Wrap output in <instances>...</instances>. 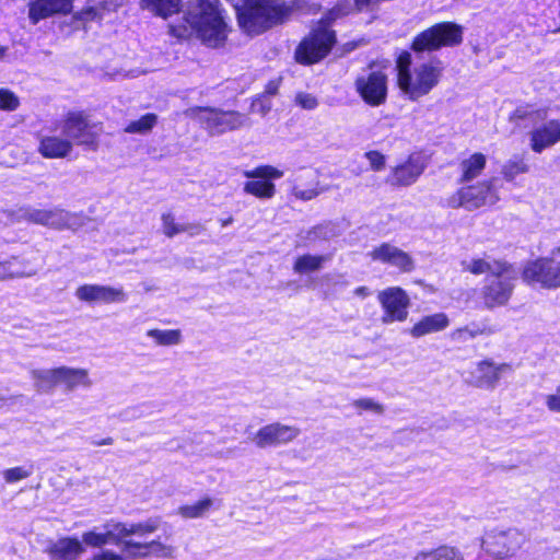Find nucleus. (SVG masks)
<instances>
[{
    "mask_svg": "<svg viewBox=\"0 0 560 560\" xmlns=\"http://www.w3.org/2000/svg\"><path fill=\"white\" fill-rule=\"evenodd\" d=\"M185 19L206 46L217 48L225 43L229 26L222 15L219 0L189 1Z\"/></svg>",
    "mask_w": 560,
    "mask_h": 560,
    "instance_id": "obj_1",
    "label": "nucleus"
},
{
    "mask_svg": "<svg viewBox=\"0 0 560 560\" xmlns=\"http://www.w3.org/2000/svg\"><path fill=\"white\" fill-rule=\"evenodd\" d=\"M285 13L280 0H247L237 19L247 34L257 35L281 23Z\"/></svg>",
    "mask_w": 560,
    "mask_h": 560,
    "instance_id": "obj_2",
    "label": "nucleus"
},
{
    "mask_svg": "<svg viewBox=\"0 0 560 560\" xmlns=\"http://www.w3.org/2000/svg\"><path fill=\"white\" fill-rule=\"evenodd\" d=\"M501 182L497 176L470 185H465L445 199V206L451 209L464 208L475 211L482 207H492L498 203Z\"/></svg>",
    "mask_w": 560,
    "mask_h": 560,
    "instance_id": "obj_3",
    "label": "nucleus"
},
{
    "mask_svg": "<svg viewBox=\"0 0 560 560\" xmlns=\"http://www.w3.org/2000/svg\"><path fill=\"white\" fill-rule=\"evenodd\" d=\"M443 74L442 62L438 59L417 66L410 73L399 77V88L409 100L418 101L429 94L440 82Z\"/></svg>",
    "mask_w": 560,
    "mask_h": 560,
    "instance_id": "obj_4",
    "label": "nucleus"
},
{
    "mask_svg": "<svg viewBox=\"0 0 560 560\" xmlns=\"http://www.w3.org/2000/svg\"><path fill=\"white\" fill-rule=\"evenodd\" d=\"M184 114L200 122L202 128L211 136L236 130L245 126L248 120L238 112H224L213 107H190Z\"/></svg>",
    "mask_w": 560,
    "mask_h": 560,
    "instance_id": "obj_5",
    "label": "nucleus"
},
{
    "mask_svg": "<svg viewBox=\"0 0 560 560\" xmlns=\"http://www.w3.org/2000/svg\"><path fill=\"white\" fill-rule=\"evenodd\" d=\"M463 40L462 27L453 22L438 23L420 34L412 43L416 51L436 50L443 46H455Z\"/></svg>",
    "mask_w": 560,
    "mask_h": 560,
    "instance_id": "obj_6",
    "label": "nucleus"
},
{
    "mask_svg": "<svg viewBox=\"0 0 560 560\" xmlns=\"http://www.w3.org/2000/svg\"><path fill=\"white\" fill-rule=\"evenodd\" d=\"M523 535L516 528H492L485 533L482 549L497 559L513 556L523 544Z\"/></svg>",
    "mask_w": 560,
    "mask_h": 560,
    "instance_id": "obj_7",
    "label": "nucleus"
},
{
    "mask_svg": "<svg viewBox=\"0 0 560 560\" xmlns=\"http://www.w3.org/2000/svg\"><path fill=\"white\" fill-rule=\"evenodd\" d=\"M517 279V272L512 265L508 262V271L499 276H487L482 287V299L485 306L493 308L505 305L514 290V282Z\"/></svg>",
    "mask_w": 560,
    "mask_h": 560,
    "instance_id": "obj_8",
    "label": "nucleus"
},
{
    "mask_svg": "<svg viewBox=\"0 0 560 560\" xmlns=\"http://www.w3.org/2000/svg\"><path fill=\"white\" fill-rule=\"evenodd\" d=\"M522 278L527 284H539L545 289L560 287V261L552 258H538L528 261L523 269Z\"/></svg>",
    "mask_w": 560,
    "mask_h": 560,
    "instance_id": "obj_9",
    "label": "nucleus"
},
{
    "mask_svg": "<svg viewBox=\"0 0 560 560\" xmlns=\"http://www.w3.org/2000/svg\"><path fill=\"white\" fill-rule=\"evenodd\" d=\"M335 43V34L326 27L314 30L296 49V59L302 63H314L324 58Z\"/></svg>",
    "mask_w": 560,
    "mask_h": 560,
    "instance_id": "obj_10",
    "label": "nucleus"
},
{
    "mask_svg": "<svg viewBox=\"0 0 560 560\" xmlns=\"http://www.w3.org/2000/svg\"><path fill=\"white\" fill-rule=\"evenodd\" d=\"M243 175L252 180L244 184V191L259 199H271L276 195V186L270 179H278L283 172L271 165H260L244 171Z\"/></svg>",
    "mask_w": 560,
    "mask_h": 560,
    "instance_id": "obj_11",
    "label": "nucleus"
},
{
    "mask_svg": "<svg viewBox=\"0 0 560 560\" xmlns=\"http://www.w3.org/2000/svg\"><path fill=\"white\" fill-rule=\"evenodd\" d=\"M377 300L384 310L381 318L383 324L405 322L407 319L410 298L405 290L399 287L387 288L378 292Z\"/></svg>",
    "mask_w": 560,
    "mask_h": 560,
    "instance_id": "obj_12",
    "label": "nucleus"
},
{
    "mask_svg": "<svg viewBox=\"0 0 560 560\" xmlns=\"http://www.w3.org/2000/svg\"><path fill=\"white\" fill-rule=\"evenodd\" d=\"M93 129L94 125L80 112L69 113L62 124V135L67 140L95 150L97 147V132Z\"/></svg>",
    "mask_w": 560,
    "mask_h": 560,
    "instance_id": "obj_13",
    "label": "nucleus"
},
{
    "mask_svg": "<svg viewBox=\"0 0 560 560\" xmlns=\"http://www.w3.org/2000/svg\"><path fill=\"white\" fill-rule=\"evenodd\" d=\"M301 433L295 425L272 422L261 427L252 438L258 448L278 447L292 443Z\"/></svg>",
    "mask_w": 560,
    "mask_h": 560,
    "instance_id": "obj_14",
    "label": "nucleus"
},
{
    "mask_svg": "<svg viewBox=\"0 0 560 560\" xmlns=\"http://www.w3.org/2000/svg\"><path fill=\"white\" fill-rule=\"evenodd\" d=\"M512 371L513 368L509 363H495L487 359L476 364L467 382L476 388L493 390L501 376Z\"/></svg>",
    "mask_w": 560,
    "mask_h": 560,
    "instance_id": "obj_15",
    "label": "nucleus"
},
{
    "mask_svg": "<svg viewBox=\"0 0 560 560\" xmlns=\"http://www.w3.org/2000/svg\"><path fill=\"white\" fill-rule=\"evenodd\" d=\"M355 90L365 103L380 106L386 101L387 78L381 71H372L355 80Z\"/></svg>",
    "mask_w": 560,
    "mask_h": 560,
    "instance_id": "obj_16",
    "label": "nucleus"
},
{
    "mask_svg": "<svg viewBox=\"0 0 560 560\" xmlns=\"http://www.w3.org/2000/svg\"><path fill=\"white\" fill-rule=\"evenodd\" d=\"M287 182L291 186L292 195L302 201L313 200L327 190L320 186L318 174L312 168L295 172Z\"/></svg>",
    "mask_w": 560,
    "mask_h": 560,
    "instance_id": "obj_17",
    "label": "nucleus"
},
{
    "mask_svg": "<svg viewBox=\"0 0 560 560\" xmlns=\"http://www.w3.org/2000/svg\"><path fill=\"white\" fill-rule=\"evenodd\" d=\"M75 298L89 304H110L122 303L127 300V294L122 288H115L102 284H83L77 288Z\"/></svg>",
    "mask_w": 560,
    "mask_h": 560,
    "instance_id": "obj_18",
    "label": "nucleus"
},
{
    "mask_svg": "<svg viewBox=\"0 0 560 560\" xmlns=\"http://www.w3.org/2000/svg\"><path fill=\"white\" fill-rule=\"evenodd\" d=\"M369 256L374 261L388 264L398 268L402 272H409L415 268V262L411 256L389 243H383L375 247L370 252Z\"/></svg>",
    "mask_w": 560,
    "mask_h": 560,
    "instance_id": "obj_19",
    "label": "nucleus"
},
{
    "mask_svg": "<svg viewBox=\"0 0 560 560\" xmlns=\"http://www.w3.org/2000/svg\"><path fill=\"white\" fill-rule=\"evenodd\" d=\"M72 9V0H30L28 18L33 24H37L54 14H67Z\"/></svg>",
    "mask_w": 560,
    "mask_h": 560,
    "instance_id": "obj_20",
    "label": "nucleus"
},
{
    "mask_svg": "<svg viewBox=\"0 0 560 560\" xmlns=\"http://www.w3.org/2000/svg\"><path fill=\"white\" fill-rule=\"evenodd\" d=\"M425 163L420 155H410L408 160L392 171L388 182L394 186H409L423 173Z\"/></svg>",
    "mask_w": 560,
    "mask_h": 560,
    "instance_id": "obj_21",
    "label": "nucleus"
},
{
    "mask_svg": "<svg viewBox=\"0 0 560 560\" xmlns=\"http://www.w3.org/2000/svg\"><path fill=\"white\" fill-rule=\"evenodd\" d=\"M560 141V120L551 119L530 132V148L540 153Z\"/></svg>",
    "mask_w": 560,
    "mask_h": 560,
    "instance_id": "obj_22",
    "label": "nucleus"
},
{
    "mask_svg": "<svg viewBox=\"0 0 560 560\" xmlns=\"http://www.w3.org/2000/svg\"><path fill=\"white\" fill-rule=\"evenodd\" d=\"M47 552L49 560H78L85 552V548L78 538L63 537L51 542Z\"/></svg>",
    "mask_w": 560,
    "mask_h": 560,
    "instance_id": "obj_23",
    "label": "nucleus"
},
{
    "mask_svg": "<svg viewBox=\"0 0 560 560\" xmlns=\"http://www.w3.org/2000/svg\"><path fill=\"white\" fill-rule=\"evenodd\" d=\"M450 325L448 316L445 313H435L423 316L409 330L413 338H420L425 335L434 334L446 329Z\"/></svg>",
    "mask_w": 560,
    "mask_h": 560,
    "instance_id": "obj_24",
    "label": "nucleus"
},
{
    "mask_svg": "<svg viewBox=\"0 0 560 560\" xmlns=\"http://www.w3.org/2000/svg\"><path fill=\"white\" fill-rule=\"evenodd\" d=\"M487 165V156L483 153L476 152L459 162L458 182L468 184L478 178L485 171Z\"/></svg>",
    "mask_w": 560,
    "mask_h": 560,
    "instance_id": "obj_25",
    "label": "nucleus"
},
{
    "mask_svg": "<svg viewBox=\"0 0 560 560\" xmlns=\"http://www.w3.org/2000/svg\"><path fill=\"white\" fill-rule=\"evenodd\" d=\"M73 149L70 140L58 136L43 137L39 142L38 151L46 159H62L68 156Z\"/></svg>",
    "mask_w": 560,
    "mask_h": 560,
    "instance_id": "obj_26",
    "label": "nucleus"
},
{
    "mask_svg": "<svg viewBox=\"0 0 560 560\" xmlns=\"http://www.w3.org/2000/svg\"><path fill=\"white\" fill-rule=\"evenodd\" d=\"M59 384H63L66 390L72 392L77 387L90 388L93 385L89 371L81 368L59 366Z\"/></svg>",
    "mask_w": 560,
    "mask_h": 560,
    "instance_id": "obj_27",
    "label": "nucleus"
},
{
    "mask_svg": "<svg viewBox=\"0 0 560 560\" xmlns=\"http://www.w3.org/2000/svg\"><path fill=\"white\" fill-rule=\"evenodd\" d=\"M463 270L479 276L488 273V276L504 273L508 271V262L502 260H487L485 258H474L469 261L462 262Z\"/></svg>",
    "mask_w": 560,
    "mask_h": 560,
    "instance_id": "obj_28",
    "label": "nucleus"
},
{
    "mask_svg": "<svg viewBox=\"0 0 560 560\" xmlns=\"http://www.w3.org/2000/svg\"><path fill=\"white\" fill-rule=\"evenodd\" d=\"M34 389L40 394L51 393L59 385V368L34 369L30 372Z\"/></svg>",
    "mask_w": 560,
    "mask_h": 560,
    "instance_id": "obj_29",
    "label": "nucleus"
},
{
    "mask_svg": "<svg viewBox=\"0 0 560 560\" xmlns=\"http://www.w3.org/2000/svg\"><path fill=\"white\" fill-rule=\"evenodd\" d=\"M36 269L25 260L12 258L8 261L0 262V280L32 277L36 275Z\"/></svg>",
    "mask_w": 560,
    "mask_h": 560,
    "instance_id": "obj_30",
    "label": "nucleus"
},
{
    "mask_svg": "<svg viewBox=\"0 0 560 560\" xmlns=\"http://www.w3.org/2000/svg\"><path fill=\"white\" fill-rule=\"evenodd\" d=\"M494 329L486 323H470L464 327L454 329L451 332V339L457 342H466L478 336H490L494 334Z\"/></svg>",
    "mask_w": 560,
    "mask_h": 560,
    "instance_id": "obj_31",
    "label": "nucleus"
},
{
    "mask_svg": "<svg viewBox=\"0 0 560 560\" xmlns=\"http://www.w3.org/2000/svg\"><path fill=\"white\" fill-rule=\"evenodd\" d=\"M337 235V226L331 222H325L308 229L301 237L306 245H313L320 241H330Z\"/></svg>",
    "mask_w": 560,
    "mask_h": 560,
    "instance_id": "obj_32",
    "label": "nucleus"
},
{
    "mask_svg": "<svg viewBox=\"0 0 560 560\" xmlns=\"http://www.w3.org/2000/svg\"><path fill=\"white\" fill-rule=\"evenodd\" d=\"M124 0H88L86 7L81 12L84 20L102 18L104 13L116 10Z\"/></svg>",
    "mask_w": 560,
    "mask_h": 560,
    "instance_id": "obj_33",
    "label": "nucleus"
},
{
    "mask_svg": "<svg viewBox=\"0 0 560 560\" xmlns=\"http://www.w3.org/2000/svg\"><path fill=\"white\" fill-rule=\"evenodd\" d=\"M330 259L331 255L304 254L295 259L293 270L296 273L318 271L323 268L324 264L329 261Z\"/></svg>",
    "mask_w": 560,
    "mask_h": 560,
    "instance_id": "obj_34",
    "label": "nucleus"
},
{
    "mask_svg": "<svg viewBox=\"0 0 560 560\" xmlns=\"http://www.w3.org/2000/svg\"><path fill=\"white\" fill-rule=\"evenodd\" d=\"M212 506L213 499L206 497L197 502L180 505L177 509L176 514L184 520L201 518L210 512Z\"/></svg>",
    "mask_w": 560,
    "mask_h": 560,
    "instance_id": "obj_35",
    "label": "nucleus"
},
{
    "mask_svg": "<svg viewBox=\"0 0 560 560\" xmlns=\"http://www.w3.org/2000/svg\"><path fill=\"white\" fill-rule=\"evenodd\" d=\"M79 225V217L74 213L68 212L62 209L48 210V225L49 228L62 230L74 229Z\"/></svg>",
    "mask_w": 560,
    "mask_h": 560,
    "instance_id": "obj_36",
    "label": "nucleus"
},
{
    "mask_svg": "<svg viewBox=\"0 0 560 560\" xmlns=\"http://www.w3.org/2000/svg\"><path fill=\"white\" fill-rule=\"evenodd\" d=\"M415 560H464L462 551L455 547L441 546L416 556Z\"/></svg>",
    "mask_w": 560,
    "mask_h": 560,
    "instance_id": "obj_37",
    "label": "nucleus"
},
{
    "mask_svg": "<svg viewBox=\"0 0 560 560\" xmlns=\"http://www.w3.org/2000/svg\"><path fill=\"white\" fill-rule=\"evenodd\" d=\"M141 5L156 15L167 18L179 11L180 0H140Z\"/></svg>",
    "mask_w": 560,
    "mask_h": 560,
    "instance_id": "obj_38",
    "label": "nucleus"
},
{
    "mask_svg": "<svg viewBox=\"0 0 560 560\" xmlns=\"http://www.w3.org/2000/svg\"><path fill=\"white\" fill-rule=\"evenodd\" d=\"M103 529H105L107 539L109 544L116 546H122V542L126 541L127 537H129V524L120 523V522H108L104 524Z\"/></svg>",
    "mask_w": 560,
    "mask_h": 560,
    "instance_id": "obj_39",
    "label": "nucleus"
},
{
    "mask_svg": "<svg viewBox=\"0 0 560 560\" xmlns=\"http://www.w3.org/2000/svg\"><path fill=\"white\" fill-rule=\"evenodd\" d=\"M48 210L49 209H35L31 207L19 208L15 212L16 220H24L40 225H48Z\"/></svg>",
    "mask_w": 560,
    "mask_h": 560,
    "instance_id": "obj_40",
    "label": "nucleus"
},
{
    "mask_svg": "<svg viewBox=\"0 0 560 560\" xmlns=\"http://www.w3.org/2000/svg\"><path fill=\"white\" fill-rule=\"evenodd\" d=\"M147 336L154 339L160 346H173L182 341V332L178 329H150Z\"/></svg>",
    "mask_w": 560,
    "mask_h": 560,
    "instance_id": "obj_41",
    "label": "nucleus"
},
{
    "mask_svg": "<svg viewBox=\"0 0 560 560\" xmlns=\"http://www.w3.org/2000/svg\"><path fill=\"white\" fill-rule=\"evenodd\" d=\"M158 122V116L155 114H145L138 120L131 121L126 128L125 132L127 133H147L149 132Z\"/></svg>",
    "mask_w": 560,
    "mask_h": 560,
    "instance_id": "obj_42",
    "label": "nucleus"
},
{
    "mask_svg": "<svg viewBox=\"0 0 560 560\" xmlns=\"http://www.w3.org/2000/svg\"><path fill=\"white\" fill-rule=\"evenodd\" d=\"M528 172V165L524 162V160H509L506 161L501 170V173L505 180H513L518 174H524Z\"/></svg>",
    "mask_w": 560,
    "mask_h": 560,
    "instance_id": "obj_43",
    "label": "nucleus"
},
{
    "mask_svg": "<svg viewBox=\"0 0 560 560\" xmlns=\"http://www.w3.org/2000/svg\"><path fill=\"white\" fill-rule=\"evenodd\" d=\"M121 551L130 559L144 558L150 555L147 550V544L137 542L133 540H126L122 542Z\"/></svg>",
    "mask_w": 560,
    "mask_h": 560,
    "instance_id": "obj_44",
    "label": "nucleus"
},
{
    "mask_svg": "<svg viewBox=\"0 0 560 560\" xmlns=\"http://www.w3.org/2000/svg\"><path fill=\"white\" fill-rule=\"evenodd\" d=\"M160 526V521L158 518H150L143 523H132L129 524V536L139 535L144 536L147 534H151L155 532Z\"/></svg>",
    "mask_w": 560,
    "mask_h": 560,
    "instance_id": "obj_45",
    "label": "nucleus"
},
{
    "mask_svg": "<svg viewBox=\"0 0 560 560\" xmlns=\"http://www.w3.org/2000/svg\"><path fill=\"white\" fill-rule=\"evenodd\" d=\"M82 540L84 544L93 548H101L109 544L105 529L100 533L96 530L85 532L82 535Z\"/></svg>",
    "mask_w": 560,
    "mask_h": 560,
    "instance_id": "obj_46",
    "label": "nucleus"
},
{
    "mask_svg": "<svg viewBox=\"0 0 560 560\" xmlns=\"http://www.w3.org/2000/svg\"><path fill=\"white\" fill-rule=\"evenodd\" d=\"M32 475L31 469H26L25 467L18 466L8 468L2 472L3 479L7 483H14L21 480L28 478Z\"/></svg>",
    "mask_w": 560,
    "mask_h": 560,
    "instance_id": "obj_47",
    "label": "nucleus"
},
{
    "mask_svg": "<svg viewBox=\"0 0 560 560\" xmlns=\"http://www.w3.org/2000/svg\"><path fill=\"white\" fill-rule=\"evenodd\" d=\"M161 220L165 236L172 238L182 233V224L175 222V218L172 213H163Z\"/></svg>",
    "mask_w": 560,
    "mask_h": 560,
    "instance_id": "obj_48",
    "label": "nucleus"
},
{
    "mask_svg": "<svg viewBox=\"0 0 560 560\" xmlns=\"http://www.w3.org/2000/svg\"><path fill=\"white\" fill-rule=\"evenodd\" d=\"M352 406L358 409L369 410L376 415H382L384 412V406L372 398H360L355 399L352 402Z\"/></svg>",
    "mask_w": 560,
    "mask_h": 560,
    "instance_id": "obj_49",
    "label": "nucleus"
},
{
    "mask_svg": "<svg viewBox=\"0 0 560 560\" xmlns=\"http://www.w3.org/2000/svg\"><path fill=\"white\" fill-rule=\"evenodd\" d=\"M147 544V550L150 551V555H154L156 557L171 558L174 553V548L171 546H166L160 541L152 540Z\"/></svg>",
    "mask_w": 560,
    "mask_h": 560,
    "instance_id": "obj_50",
    "label": "nucleus"
},
{
    "mask_svg": "<svg viewBox=\"0 0 560 560\" xmlns=\"http://www.w3.org/2000/svg\"><path fill=\"white\" fill-rule=\"evenodd\" d=\"M295 103L303 109L312 110L318 106V100L311 93L300 92L295 95Z\"/></svg>",
    "mask_w": 560,
    "mask_h": 560,
    "instance_id": "obj_51",
    "label": "nucleus"
},
{
    "mask_svg": "<svg viewBox=\"0 0 560 560\" xmlns=\"http://www.w3.org/2000/svg\"><path fill=\"white\" fill-rule=\"evenodd\" d=\"M19 106V98L8 90H0V108L13 110Z\"/></svg>",
    "mask_w": 560,
    "mask_h": 560,
    "instance_id": "obj_52",
    "label": "nucleus"
},
{
    "mask_svg": "<svg viewBox=\"0 0 560 560\" xmlns=\"http://www.w3.org/2000/svg\"><path fill=\"white\" fill-rule=\"evenodd\" d=\"M365 158L370 162L371 168L374 171H382L385 167V155L378 151H369Z\"/></svg>",
    "mask_w": 560,
    "mask_h": 560,
    "instance_id": "obj_53",
    "label": "nucleus"
},
{
    "mask_svg": "<svg viewBox=\"0 0 560 560\" xmlns=\"http://www.w3.org/2000/svg\"><path fill=\"white\" fill-rule=\"evenodd\" d=\"M546 406L550 411L560 412V385L553 394L546 396Z\"/></svg>",
    "mask_w": 560,
    "mask_h": 560,
    "instance_id": "obj_54",
    "label": "nucleus"
},
{
    "mask_svg": "<svg viewBox=\"0 0 560 560\" xmlns=\"http://www.w3.org/2000/svg\"><path fill=\"white\" fill-rule=\"evenodd\" d=\"M91 560H126V558L113 550L105 549L93 555Z\"/></svg>",
    "mask_w": 560,
    "mask_h": 560,
    "instance_id": "obj_55",
    "label": "nucleus"
},
{
    "mask_svg": "<svg viewBox=\"0 0 560 560\" xmlns=\"http://www.w3.org/2000/svg\"><path fill=\"white\" fill-rule=\"evenodd\" d=\"M206 228L200 223H185L182 224V233H187L189 236H197L201 234Z\"/></svg>",
    "mask_w": 560,
    "mask_h": 560,
    "instance_id": "obj_56",
    "label": "nucleus"
},
{
    "mask_svg": "<svg viewBox=\"0 0 560 560\" xmlns=\"http://www.w3.org/2000/svg\"><path fill=\"white\" fill-rule=\"evenodd\" d=\"M409 66H410V55L409 54L400 55L398 60H397L398 78L404 72H406V73H410L411 72L409 70Z\"/></svg>",
    "mask_w": 560,
    "mask_h": 560,
    "instance_id": "obj_57",
    "label": "nucleus"
},
{
    "mask_svg": "<svg viewBox=\"0 0 560 560\" xmlns=\"http://www.w3.org/2000/svg\"><path fill=\"white\" fill-rule=\"evenodd\" d=\"M527 110L524 108H517L514 110L512 118L513 119H524L527 117Z\"/></svg>",
    "mask_w": 560,
    "mask_h": 560,
    "instance_id": "obj_58",
    "label": "nucleus"
},
{
    "mask_svg": "<svg viewBox=\"0 0 560 560\" xmlns=\"http://www.w3.org/2000/svg\"><path fill=\"white\" fill-rule=\"evenodd\" d=\"M370 289L368 287H359L354 290V294L360 296V298H366L368 295H370Z\"/></svg>",
    "mask_w": 560,
    "mask_h": 560,
    "instance_id": "obj_59",
    "label": "nucleus"
},
{
    "mask_svg": "<svg viewBox=\"0 0 560 560\" xmlns=\"http://www.w3.org/2000/svg\"><path fill=\"white\" fill-rule=\"evenodd\" d=\"M8 400H9V396L7 395V393L4 390L0 389V409L3 408L4 406H7Z\"/></svg>",
    "mask_w": 560,
    "mask_h": 560,
    "instance_id": "obj_60",
    "label": "nucleus"
},
{
    "mask_svg": "<svg viewBox=\"0 0 560 560\" xmlns=\"http://www.w3.org/2000/svg\"><path fill=\"white\" fill-rule=\"evenodd\" d=\"M113 443H114V440L110 436L105 438L102 441L95 442V444L98 445V446H101V445H112Z\"/></svg>",
    "mask_w": 560,
    "mask_h": 560,
    "instance_id": "obj_61",
    "label": "nucleus"
},
{
    "mask_svg": "<svg viewBox=\"0 0 560 560\" xmlns=\"http://www.w3.org/2000/svg\"><path fill=\"white\" fill-rule=\"evenodd\" d=\"M233 222V218L229 217L228 219H224L221 221L222 226H226Z\"/></svg>",
    "mask_w": 560,
    "mask_h": 560,
    "instance_id": "obj_62",
    "label": "nucleus"
},
{
    "mask_svg": "<svg viewBox=\"0 0 560 560\" xmlns=\"http://www.w3.org/2000/svg\"><path fill=\"white\" fill-rule=\"evenodd\" d=\"M4 51L5 49L0 46V59H2V57L4 56Z\"/></svg>",
    "mask_w": 560,
    "mask_h": 560,
    "instance_id": "obj_63",
    "label": "nucleus"
}]
</instances>
